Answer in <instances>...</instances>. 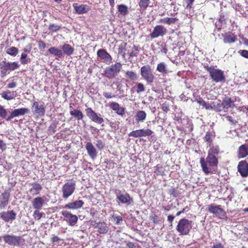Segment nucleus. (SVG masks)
I'll use <instances>...</instances> for the list:
<instances>
[{
    "label": "nucleus",
    "instance_id": "f257e3e1",
    "mask_svg": "<svg viewBox=\"0 0 248 248\" xmlns=\"http://www.w3.org/2000/svg\"><path fill=\"white\" fill-rule=\"evenodd\" d=\"M218 152L219 148L217 146L213 147L209 150L206 160L203 157L200 159L202 170L205 174L212 173L214 171L212 168L216 167L218 164L217 155Z\"/></svg>",
    "mask_w": 248,
    "mask_h": 248
},
{
    "label": "nucleus",
    "instance_id": "f03ea898",
    "mask_svg": "<svg viewBox=\"0 0 248 248\" xmlns=\"http://www.w3.org/2000/svg\"><path fill=\"white\" fill-rule=\"evenodd\" d=\"M206 69L209 73L210 77L212 81L216 83L225 82V76L224 71L213 66H207Z\"/></svg>",
    "mask_w": 248,
    "mask_h": 248
},
{
    "label": "nucleus",
    "instance_id": "7ed1b4c3",
    "mask_svg": "<svg viewBox=\"0 0 248 248\" xmlns=\"http://www.w3.org/2000/svg\"><path fill=\"white\" fill-rule=\"evenodd\" d=\"M192 221L183 218L179 220L176 227V230L180 235H187L192 228Z\"/></svg>",
    "mask_w": 248,
    "mask_h": 248
},
{
    "label": "nucleus",
    "instance_id": "20e7f679",
    "mask_svg": "<svg viewBox=\"0 0 248 248\" xmlns=\"http://www.w3.org/2000/svg\"><path fill=\"white\" fill-rule=\"evenodd\" d=\"M122 64L116 62L109 66L107 67L104 70L105 76L109 79L116 77L122 69Z\"/></svg>",
    "mask_w": 248,
    "mask_h": 248
},
{
    "label": "nucleus",
    "instance_id": "39448f33",
    "mask_svg": "<svg viewBox=\"0 0 248 248\" xmlns=\"http://www.w3.org/2000/svg\"><path fill=\"white\" fill-rule=\"evenodd\" d=\"M140 75L141 77L148 84L153 82L155 76L153 74L152 70L149 65H144L140 68Z\"/></svg>",
    "mask_w": 248,
    "mask_h": 248
},
{
    "label": "nucleus",
    "instance_id": "423d86ee",
    "mask_svg": "<svg viewBox=\"0 0 248 248\" xmlns=\"http://www.w3.org/2000/svg\"><path fill=\"white\" fill-rule=\"evenodd\" d=\"M0 76L1 77H5L9 71H14L19 67V64L16 62H2L0 64Z\"/></svg>",
    "mask_w": 248,
    "mask_h": 248
},
{
    "label": "nucleus",
    "instance_id": "0eeeda50",
    "mask_svg": "<svg viewBox=\"0 0 248 248\" xmlns=\"http://www.w3.org/2000/svg\"><path fill=\"white\" fill-rule=\"evenodd\" d=\"M76 184L74 181H69L66 183L62 187V197L67 199L74 192Z\"/></svg>",
    "mask_w": 248,
    "mask_h": 248
},
{
    "label": "nucleus",
    "instance_id": "6e6552de",
    "mask_svg": "<svg viewBox=\"0 0 248 248\" xmlns=\"http://www.w3.org/2000/svg\"><path fill=\"white\" fill-rule=\"evenodd\" d=\"M115 194L118 202L128 205L131 204L133 202L132 198L127 193H122L120 190H116L115 191Z\"/></svg>",
    "mask_w": 248,
    "mask_h": 248
},
{
    "label": "nucleus",
    "instance_id": "1a4fd4ad",
    "mask_svg": "<svg viewBox=\"0 0 248 248\" xmlns=\"http://www.w3.org/2000/svg\"><path fill=\"white\" fill-rule=\"evenodd\" d=\"M31 109L33 113L37 116L41 117L45 115L46 109L43 102H34Z\"/></svg>",
    "mask_w": 248,
    "mask_h": 248
},
{
    "label": "nucleus",
    "instance_id": "9d476101",
    "mask_svg": "<svg viewBox=\"0 0 248 248\" xmlns=\"http://www.w3.org/2000/svg\"><path fill=\"white\" fill-rule=\"evenodd\" d=\"M61 213L65 218L64 220L68 223L69 226H73L77 223L78 217L76 215H73L67 210H63Z\"/></svg>",
    "mask_w": 248,
    "mask_h": 248
},
{
    "label": "nucleus",
    "instance_id": "9b49d317",
    "mask_svg": "<svg viewBox=\"0 0 248 248\" xmlns=\"http://www.w3.org/2000/svg\"><path fill=\"white\" fill-rule=\"evenodd\" d=\"M208 210L211 213L216 215L220 218H223L226 217L225 212L220 207V205L211 204L209 205Z\"/></svg>",
    "mask_w": 248,
    "mask_h": 248
},
{
    "label": "nucleus",
    "instance_id": "f8f14e48",
    "mask_svg": "<svg viewBox=\"0 0 248 248\" xmlns=\"http://www.w3.org/2000/svg\"><path fill=\"white\" fill-rule=\"evenodd\" d=\"M153 133V131L150 129H141L133 131L128 134L129 137H133L135 138L146 137L151 135Z\"/></svg>",
    "mask_w": 248,
    "mask_h": 248
},
{
    "label": "nucleus",
    "instance_id": "ddd939ff",
    "mask_svg": "<svg viewBox=\"0 0 248 248\" xmlns=\"http://www.w3.org/2000/svg\"><path fill=\"white\" fill-rule=\"evenodd\" d=\"M167 32L166 29L162 25H157L154 28L153 31L150 34L152 38H157L159 36H163Z\"/></svg>",
    "mask_w": 248,
    "mask_h": 248
},
{
    "label": "nucleus",
    "instance_id": "4468645a",
    "mask_svg": "<svg viewBox=\"0 0 248 248\" xmlns=\"http://www.w3.org/2000/svg\"><path fill=\"white\" fill-rule=\"evenodd\" d=\"M30 110L27 108H17L15 109L14 110H13L11 112L10 115L7 117L6 118V121H9L12 119L16 117H18L19 116H22L26 114H27L29 112Z\"/></svg>",
    "mask_w": 248,
    "mask_h": 248
},
{
    "label": "nucleus",
    "instance_id": "2eb2a0df",
    "mask_svg": "<svg viewBox=\"0 0 248 248\" xmlns=\"http://www.w3.org/2000/svg\"><path fill=\"white\" fill-rule=\"evenodd\" d=\"M0 217L5 222H12L16 218V213L13 210L2 212Z\"/></svg>",
    "mask_w": 248,
    "mask_h": 248
},
{
    "label": "nucleus",
    "instance_id": "dca6fc26",
    "mask_svg": "<svg viewBox=\"0 0 248 248\" xmlns=\"http://www.w3.org/2000/svg\"><path fill=\"white\" fill-rule=\"evenodd\" d=\"M2 238L5 243L12 246L18 245L20 241L19 237L13 235H5Z\"/></svg>",
    "mask_w": 248,
    "mask_h": 248
},
{
    "label": "nucleus",
    "instance_id": "f3484780",
    "mask_svg": "<svg viewBox=\"0 0 248 248\" xmlns=\"http://www.w3.org/2000/svg\"><path fill=\"white\" fill-rule=\"evenodd\" d=\"M97 56L107 64L112 62L111 56L104 49H99L97 51Z\"/></svg>",
    "mask_w": 248,
    "mask_h": 248
},
{
    "label": "nucleus",
    "instance_id": "a211bd4d",
    "mask_svg": "<svg viewBox=\"0 0 248 248\" xmlns=\"http://www.w3.org/2000/svg\"><path fill=\"white\" fill-rule=\"evenodd\" d=\"M85 148L89 156L93 159H94L97 155V151L93 144L90 142L85 145Z\"/></svg>",
    "mask_w": 248,
    "mask_h": 248
},
{
    "label": "nucleus",
    "instance_id": "6ab92c4d",
    "mask_svg": "<svg viewBox=\"0 0 248 248\" xmlns=\"http://www.w3.org/2000/svg\"><path fill=\"white\" fill-rule=\"evenodd\" d=\"M238 170L243 177L248 175V165L246 161L239 162L238 165Z\"/></svg>",
    "mask_w": 248,
    "mask_h": 248
},
{
    "label": "nucleus",
    "instance_id": "aec40b11",
    "mask_svg": "<svg viewBox=\"0 0 248 248\" xmlns=\"http://www.w3.org/2000/svg\"><path fill=\"white\" fill-rule=\"evenodd\" d=\"M223 43L225 44H231L235 42L237 38L236 35L232 32H227L222 34Z\"/></svg>",
    "mask_w": 248,
    "mask_h": 248
},
{
    "label": "nucleus",
    "instance_id": "412c9836",
    "mask_svg": "<svg viewBox=\"0 0 248 248\" xmlns=\"http://www.w3.org/2000/svg\"><path fill=\"white\" fill-rule=\"evenodd\" d=\"M84 204V202L82 200H78L73 202H69L64 205L63 208L76 210L81 208Z\"/></svg>",
    "mask_w": 248,
    "mask_h": 248
},
{
    "label": "nucleus",
    "instance_id": "4be33fe9",
    "mask_svg": "<svg viewBox=\"0 0 248 248\" xmlns=\"http://www.w3.org/2000/svg\"><path fill=\"white\" fill-rule=\"evenodd\" d=\"M10 194L8 192L2 193L0 195V208H5L8 204Z\"/></svg>",
    "mask_w": 248,
    "mask_h": 248
},
{
    "label": "nucleus",
    "instance_id": "5701e85b",
    "mask_svg": "<svg viewBox=\"0 0 248 248\" xmlns=\"http://www.w3.org/2000/svg\"><path fill=\"white\" fill-rule=\"evenodd\" d=\"M93 226L94 228L97 229V231L100 233H106L108 232V227L107 224L104 222H100L95 223Z\"/></svg>",
    "mask_w": 248,
    "mask_h": 248
},
{
    "label": "nucleus",
    "instance_id": "b1692460",
    "mask_svg": "<svg viewBox=\"0 0 248 248\" xmlns=\"http://www.w3.org/2000/svg\"><path fill=\"white\" fill-rule=\"evenodd\" d=\"M73 7L76 12L78 14L86 13L90 10L89 6L85 4L78 5L77 3H74Z\"/></svg>",
    "mask_w": 248,
    "mask_h": 248
},
{
    "label": "nucleus",
    "instance_id": "393cba45",
    "mask_svg": "<svg viewBox=\"0 0 248 248\" xmlns=\"http://www.w3.org/2000/svg\"><path fill=\"white\" fill-rule=\"evenodd\" d=\"M44 203V200L40 197H36L32 202L33 208L36 210L41 209Z\"/></svg>",
    "mask_w": 248,
    "mask_h": 248
},
{
    "label": "nucleus",
    "instance_id": "a878e982",
    "mask_svg": "<svg viewBox=\"0 0 248 248\" xmlns=\"http://www.w3.org/2000/svg\"><path fill=\"white\" fill-rule=\"evenodd\" d=\"M110 107L119 115H123L124 113V108L121 107L119 104L116 102L111 103L110 104Z\"/></svg>",
    "mask_w": 248,
    "mask_h": 248
},
{
    "label": "nucleus",
    "instance_id": "bb28decb",
    "mask_svg": "<svg viewBox=\"0 0 248 248\" xmlns=\"http://www.w3.org/2000/svg\"><path fill=\"white\" fill-rule=\"evenodd\" d=\"M125 50L127 51V54L129 57L136 56L139 52V47L133 45L132 46H126Z\"/></svg>",
    "mask_w": 248,
    "mask_h": 248
},
{
    "label": "nucleus",
    "instance_id": "cd10ccee",
    "mask_svg": "<svg viewBox=\"0 0 248 248\" xmlns=\"http://www.w3.org/2000/svg\"><path fill=\"white\" fill-rule=\"evenodd\" d=\"M178 20V18L176 17H165L160 19L158 22L171 25L175 24Z\"/></svg>",
    "mask_w": 248,
    "mask_h": 248
},
{
    "label": "nucleus",
    "instance_id": "c85d7f7f",
    "mask_svg": "<svg viewBox=\"0 0 248 248\" xmlns=\"http://www.w3.org/2000/svg\"><path fill=\"white\" fill-rule=\"evenodd\" d=\"M31 186L32 187L30 189V192L32 195L38 194L42 189L41 186L38 183H33Z\"/></svg>",
    "mask_w": 248,
    "mask_h": 248
},
{
    "label": "nucleus",
    "instance_id": "c756f323",
    "mask_svg": "<svg viewBox=\"0 0 248 248\" xmlns=\"http://www.w3.org/2000/svg\"><path fill=\"white\" fill-rule=\"evenodd\" d=\"M248 155V147L245 145H242L239 148L238 157L244 158Z\"/></svg>",
    "mask_w": 248,
    "mask_h": 248
},
{
    "label": "nucleus",
    "instance_id": "7c9ffc66",
    "mask_svg": "<svg viewBox=\"0 0 248 248\" xmlns=\"http://www.w3.org/2000/svg\"><path fill=\"white\" fill-rule=\"evenodd\" d=\"M146 113L143 110H139L135 116L136 120L137 122H143L146 119Z\"/></svg>",
    "mask_w": 248,
    "mask_h": 248
},
{
    "label": "nucleus",
    "instance_id": "2f4dec72",
    "mask_svg": "<svg viewBox=\"0 0 248 248\" xmlns=\"http://www.w3.org/2000/svg\"><path fill=\"white\" fill-rule=\"evenodd\" d=\"M156 70L163 74H167L168 73L167 65L164 62H161L157 64Z\"/></svg>",
    "mask_w": 248,
    "mask_h": 248
},
{
    "label": "nucleus",
    "instance_id": "473e14b6",
    "mask_svg": "<svg viewBox=\"0 0 248 248\" xmlns=\"http://www.w3.org/2000/svg\"><path fill=\"white\" fill-rule=\"evenodd\" d=\"M1 96L6 100H10L16 97V94L14 92H12L10 91H6L1 93Z\"/></svg>",
    "mask_w": 248,
    "mask_h": 248
},
{
    "label": "nucleus",
    "instance_id": "72a5a7b5",
    "mask_svg": "<svg viewBox=\"0 0 248 248\" xmlns=\"http://www.w3.org/2000/svg\"><path fill=\"white\" fill-rule=\"evenodd\" d=\"M62 48L63 53L68 56L72 54L74 50V48H73L70 45L67 44L63 45Z\"/></svg>",
    "mask_w": 248,
    "mask_h": 248
},
{
    "label": "nucleus",
    "instance_id": "f704fd0d",
    "mask_svg": "<svg viewBox=\"0 0 248 248\" xmlns=\"http://www.w3.org/2000/svg\"><path fill=\"white\" fill-rule=\"evenodd\" d=\"M125 76L127 78L131 80H136L138 79V78L137 73L135 71H126Z\"/></svg>",
    "mask_w": 248,
    "mask_h": 248
},
{
    "label": "nucleus",
    "instance_id": "c9c22d12",
    "mask_svg": "<svg viewBox=\"0 0 248 248\" xmlns=\"http://www.w3.org/2000/svg\"><path fill=\"white\" fill-rule=\"evenodd\" d=\"M48 52L55 56L61 57L62 55V50L55 47H51L48 49Z\"/></svg>",
    "mask_w": 248,
    "mask_h": 248
},
{
    "label": "nucleus",
    "instance_id": "e433bc0d",
    "mask_svg": "<svg viewBox=\"0 0 248 248\" xmlns=\"http://www.w3.org/2000/svg\"><path fill=\"white\" fill-rule=\"evenodd\" d=\"M70 113L72 116L76 117L78 120H81L83 117V115L81 111L78 109H74L70 111Z\"/></svg>",
    "mask_w": 248,
    "mask_h": 248
},
{
    "label": "nucleus",
    "instance_id": "4c0bfd02",
    "mask_svg": "<svg viewBox=\"0 0 248 248\" xmlns=\"http://www.w3.org/2000/svg\"><path fill=\"white\" fill-rule=\"evenodd\" d=\"M87 116L93 121L95 119L97 113L95 112L91 108H88L85 109Z\"/></svg>",
    "mask_w": 248,
    "mask_h": 248
},
{
    "label": "nucleus",
    "instance_id": "58836bf2",
    "mask_svg": "<svg viewBox=\"0 0 248 248\" xmlns=\"http://www.w3.org/2000/svg\"><path fill=\"white\" fill-rule=\"evenodd\" d=\"M222 105L224 107V108H233L234 107L233 104V101L231 100L230 98H226L223 103Z\"/></svg>",
    "mask_w": 248,
    "mask_h": 248
},
{
    "label": "nucleus",
    "instance_id": "ea45409f",
    "mask_svg": "<svg viewBox=\"0 0 248 248\" xmlns=\"http://www.w3.org/2000/svg\"><path fill=\"white\" fill-rule=\"evenodd\" d=\"M204 108L207 110H212L214 109L216 111H219V109H218L217 107H216L214 102H211V103L205 102L204 104Z\"/></svg>",
    "mask_w": 248,
    "mask_h": 248
},
{
    "label": "nucleus",
    "instance_id": "a19ab883",
    "mask_svg": "<svg viewBox=\"0 0 248 248\" xmlns=\"http://www.w3.org/2000/svg\"><path fill=\"white\" fill-rule=\"evenodd\" d=\"M118 11L123 15L124 16L128 14V8L126 6L121 4L118 6Z\"/></svg>",
    "mask_w": 248,
    "mask_h": 248
},
{
    "label": "nucleus",
    "instance_id": "79ce46f5",
    "mask_svg": "<svg viewBox=\"0 0 248 248\" xmlns=\"http://www.w3.org/2000/svg\"><path fill=\"white\" fill-rule=\"evenodd\" d=\"M18 52V49L14 46L11 47L6 50L7 54L13 56H16Z\"/></svg>",
    "mask_w": 248,
    "mask_h": 248
},
{
    "label": "nucleus",
    "instance_id": "37998d69",
    "mask_svg": "<svg viewBox=\"0 0 248 248\" xmlns=\"http://www.w3.org/2000/svg\"><path fill=\"white\" fill-rule=\"evenodd\" d=\"M150 3V0H140L139 4L140 8L146 9Z\"/></svg>",
    "mask_w": 248,
    "mask_h": 248
},
{
    "label": "nucleus",
    "instance_id": "c03bdc74",
    "mask_svg": "<svg viewBox=\"0 0 248 248\" xmlns=\"http://www.w3.org/2000/svg\"><path fill=\"white\" fill-rule=\"evenodd\" d=\"M44 215V213L40 212L39 210H35L33 212V217L35 219L40 220Z\"/></svg>",
    "mask_w": 248,
    "mask_h": 248
},
{
    "label": "nucleus",
    "instance_id": "a18cd8bd",
    "mask_svg": "<svg viewBox=\"0 0 248 248\" xmlns=\"http://www.w3.org/2000/svg\"><path fill=\"white\" fill-rule=\"evenodd\" d=\"M7 111L6 109L1 105H0V117L6 120Z\"/></svg>",
    "mask_w": 248,
    "mask_h": 248
},
{
    "label": "nucleus",
    "instance_id": "49530a36",
    "mask_svg": "<svg viewBox=\"0 0 248 248\" xmlns=\"http://www.w3.org/2000/svg\"><path fill=\"white\" fill-rule=\"evenodd\" d=\"M61 28V27L55 24H51L48 26V29L52 32H56L58 31Z\"/></svg>",
    "mask_w": 248,
    "mask_h": 248
},
{
    "label": "nucleus",
    "instance_id": "de8ad7c7",
    "mask_svg": "<svg viewBox=\"0 0 248 248\" xmlns=\"http://www.w3.org/2000/svg\"><path fill=\"white\" fill-rule=\"evenodd\" d=\"M136 86L137 88L136 92H137V93H140L145 91V87L142 83H137Z\"/></svg>",
    "mask_w": 248,
    "mask_h": 248
},
{
    "label": "nucleus",
    "instance_id": "09e8293b",
    "mask_svg": "<svg viewBox=\"0 0 248 248\" xmlns=\"http://www.w3.org/2000/svg\"><path fill=\"white\" fill-rule=\"evenodd\" d=\"M95 146L98 149L102 150L105 146V144L101 140H98L96 141Z\"/></svg>",
    "mask_w": 248,
    "mask_h": 248
},
{
    "label": "nucleus",
    "instance_id": "8fccbe9b",
    "mask_svg": "<svg viewBox=\"0 0 248 248\" xmlns=\"http://www.w3.org/2000/svg\"><path fill=\"white\" fill-rule=\"evenodd\" d=\"M112 217L115 222V224L117 225L120 224L123 221V218L120 216L113 215Z\"/></svg>",
    "mask_w": 248,
    "mask_h": 248
},
{
    "label": "nucleus",
    "instance_id": "3c124183",
    "mask_svg": "<svg viewBox=\"0 0 248 248\" xmlns=\"http://www.w3.org/2000/svg\"><path fill=\"white\" fill-rule=\"evenodd\" d=\"M27 55L25 53H23L21 54V58H20V61L22 64H25L28 63V61L27 60Z\"/></svg>",
    "mask_w": 248,
    "mask_h": 248
},
{
    "label": "nucleus",
    "instance_id": "603ef678",
    "mask_svg": "<svg viewBox=\"0 0 248 248\" xmlns=\"http://www.w3.org/2000/svg\"><path fill=\"white\" fill-rule=\"evenodd\" d=\"M93 122L97 124H101L104 122V120L102 117H100V115L99 116L98 114H97L95 119L93 120Z\"/></svg>",
    "mask_w": 248,
    "mask_h": 248
},
{
    "label": "nucleus",
    "instance_id": "864d4df0",
    "mask_svg": "<svg viewBox=\"0 0 248 248\" xmlns=\"http://www.w3.org/2000/svg\"><path fill=\"white\" fill-rule=\"evenodd\" d=\"M238 53L241 56L248 59V50H240L239 51Z\"/></svg>",
    "mask_w": 248,
    "mask_h": 248
},
{
    "label": "nucleus",
    "instance_id": "5fc2aeb1",
    "mask_svg": "<svg viewBox=\"0 0 248 248\" xmlns=\"http://www.w3.org/2000/svg\"><path fill=\"white\" fill-rule=\"evenodd\" d=\"M211 137L210 134H206L204 138V140L205 141L207 142V144H208L209 146L210 145V143L211 142Z\"/></svg>",
    "mask_w": 248,
    "mask_h": 248
},
{
    "label": "nucleus",
    "instance_id": "6e6d98bb",
    "mask_svg": "<svg viewBox=\"0 0 248 248\" xmlns=\"http://www.w3.org/2000/svg\"><path fill=\"white\" fill-rule=\"evenodd\" d=\"M195 101L197 102L200 105L202 106L203 108L204 107L205 102L202 98H199L198 99H195Z\"/></svg>",
    "mask_w": 248,
    "mask_h": 248
},
{
    "label": "nucleus",
    "instance_id": "4d7b16f0",
    "mask_svg": "<svg viewBox=\"0 0 248 248\" xmlns=\"http://www.w3.org/2000/svg\"><path fill=\"white\" fill-rule=\"evenodd\" d=\"M0 149H1L2 151H4L6 149V144L5 143L3 142L2 140H0Z\"/></svg>",
    "mask_w": 248,
    "mask_h": 248
},
{
    "label": "nucleus",
    "instance_id": "13d9d810",
    "mask_svg": "<svg viewBox=\"0 0 248 248\" xmlns=\"http://www.w3.org/2000/svg\"><path fill=\"white\" fill-rule=\"evenodd\" d=\"M226 118L227 121H228L231 124H235L237 122L236 121L234 120L231 116H227L226 117Z\"/></svg>",
    "mask_w": 248,
    "mask_h": 248
},
{
    "label": "nucleus",
    "instance_id": "bf43d9fd",
    "mask_svg": "<svg viewBox=\"0 0 248 248\" xmlns=\"http://www.w3.org/2000/svg\"><path fill=\"white\" fill-rule=\"evenodd\" d=\"M38 46L40 50L44 49L46 47L45 43L43 41L39 42Z\"/></svg>",
    "mask_w": 248,
    "mask_h": 248
},
{
    "label": "nucleus",
    "instance_id": "052dcab7",
    "mask_svg": "<svg viewBox=\"0 0 248 248\" xmlns=\"http://www.w3.org/2000/svg\"><path fill=\"white\" fill-rule=\"evenodd\" d=\"M103 95L107 98H111L114 96V95H112L111 93L108 92H104Z\"/></svg>",
    "mask_w": 248,
    "mask_h": 248
},
{
    "label": "nucleus",
    "instance_id": "680f3d73",
    "mask_svg": "<svg viewBox=\"0 0 248 248\" xmlns=\"http://www.w3.org/2000/svg\"><path fill=\"white\" fill-rule=\"evenodd\" d=\"M16 86V84L15 82H14V81L9 83L7 85L8 88H10V89L14 88Z\"/></svg>",
    "mask_w": 248,
    "mask_h": 248
},
{
    "label": "nucleus",
    "instance_id": "e2e57ef3",
    "mask_svg": "<svg viewBox=\"0 0 248 248\" xmlns=\"http://www.w3.org/2000/svg\"><path fill=\"white\" fill-rule=\"evenodd\" d=\"M126 246L128 248H135V244L131 242H128L126 243Z\"/></svg>",
    "mask_w": 248,
    "mask_h": 248
},
{
    "label": "nucleus",
    "instance_id": "0e129e2a",
    "mask_svg": "<svg viewBox=\"0 0 248 248\" xmlns=\"http://www.w3.org/2000/svg\"><path fill=\"white\" fill-rule=\"evenodd\" d=\"M211 248H224V247L221 243H217L214 245Z\"/></svg>",
    "mask_w": 248,
    "mask_h": 248
},
{
    "label": "nucleus",
    "instance_id": "69168bd1",
    "mask_svg": "<svg viewBox=\"0 0 248 248\" xmlns=\"http://www.w3.org/2000/svg\"><path fill=\"white\" fill-rule=\"evenodd\" d=\"M174 217L173 216H172V215H169L168 217V221L170 222V223H172V222L173 221V220H174Z\"/></svg>",
    "mask_w": 248,
    "mask_h": 248
},
{
    "label": "nucleus",
    "instance_id": "338daca9",
    "mask_svg": "<svg viewBox=\"0 0 248 248\" xmlns=\"http://www.w3.org/2000/svg\"><path fill=\"white\" fill-rule=\"evenodd\" d=\"M60 240V239L57 237V236H54L52 238V241L53 242H58L59 241V240Z\"/></svg>",
    "mask_w": 248,
    "mask_h": 248
},
{
    "label": "nucleus",
    "instance_id": "774afa93",
    "mask_svg": "<svg viewBox=\"0 0 248 248\" xmlns=\"http://www.w3.org/2000/svg\"><path fill=\"white\" fill-rule=\"evenodd\" d=\"M109 3L111 6H113L114 4V0H109Z\"/></svg>",
    "mask_w": 248,
    "mask_h": 248
}]
</instances>
